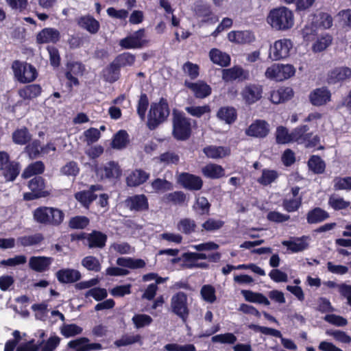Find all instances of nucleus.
<instances>
[{"label":"nucleus","mask_w":351,"mask_h":351,"mask_svg":"<svg viewBox=\"0 0 351 351\" xmlns=\"http://www.w3.org/2000/svg\"><path fill=\"white\" fill-rule=\"evenodd\" d=\"M33 219L37 223L45 226L59 227L65 215L62 210L53 206H40L33 210Z\"/></svg>","instance_id":"obj_1"},{"label":"nucleus","mask_w":351,"mask_h":351,"mask_svg":"<svg viewBox=\"0 0 351 351\" xmlns=\"http://www.w3.org/2000/svg\"><path fill=\"white\" fill-rule=\"evenodd\" d=\"M169 114L170 108L167 99L161 97L158 102L152 103L147 115V128L150 130H156L167 120Z\"/></svg>","instance_id":"obj_2"},{"label":"nucleus","mask_w":351,"mask_h":351,"mask_svg":"<svg viewBox=\"0 0 351 351\" xmlns=\"http://www.w3.org/2000/svg\"><path fill=\"white\" fill-rule=\"evenodd\" d=\"M267 23L276 30H287L294 24L293 13L286 7H280L270 10Z\"/></svg>","instance_id":"obj_3"},{"label":"nucleus","mask_w":351,"mask_h":351,"mask_svg":"<svg viewBox=\"0 0 351 351\" xmlns=\"http://www.w3.org/2000/svg\"><path fill=\"white\" fill-rule=\"evenodd\" d=\"M191 133L190 119L186 117L182 112L174 110L172 117L173 137L177 141H185L191 137Z\"/></svg>","instance_id":"obj_4"},{"label":"nucleus","mask_w":351,"mask_h":351,"mask_svg":"<svg viewBox=\"0 0 351 351\" xmlns=\"http://www.w3.org/2000/svg\"><path fill=\"white\" fill-rule=\"evenodd\" d=\"M20 172V163L11 160L8 152L0 151V177H3L5 182H14Z\"/></svg>","instance_id":"obj_5"},{"label":"nucleus","mask_w":351,"mask_h":351,"mask_svg":"<svg viewBox=\"0 0 351 351\" xmlns=\"http://www.w3.org/2000/svg\"><path fill=\"white\" fill-rule=\"evenodd\" d=\"M12 69L15 78L21 83L26 84L34 81L38 73L36 68L31 64L22 62L16 60L12 64Z\"/></svg>","instance_id":"obj_6"},{"label":"nucleus","mask_w":351,"mask_h":351,"mask_svg":"<svg viewBox=\"0 0 351 351\" xmlns=\"http://www.w3.org/2000/svg\"><path fill=\"white\" fill-rule=\"evenodd\" d=\"M293 136V142L298 144L304 145L306 148L316 147L320 142V138L318 135H313V132L307 125H301L292 130Z\"/></svg>","instance_id":"obj_7"},{"label":"nucleus","mask_w":351,"mask_h":351,"mask_svg":"<svg viewBox=\"0 0 351 351\" xmlns=\"http://www.w3.org/2000/svg\"><path fill=\"white\" fill-rule=\"evenodd\" d=\"M27 186L31 191L23 193V199L25 201L47 197L51 194L50 191L46 189L45 180L41 176H35L31 179Z\"/></svg>","instance_id":"obj_8"},{"label":"nucleus","mask_w":351,"mask_h":351,"mask_svg":"<svg viewBox=\"0 0 351 351\" xmlns=\"http://www.w3.org/2000/svg\"><path fill=\"white\" fill-rule=\"evenodd\" d=\"M149 40L145 38V29L141 28L132 34L119 41V46L124 49H141L148 45Z\"/></svg>","instance_id":"obj_9"},{"label":"nucleus","mask_w":351,"mask_h":351,"mask_svg":"<svg viewBox=\"0 0 351 351\" xmlns=\"http://www.w3.org/2000/svg\"><path fill=\"white\" fill-rule=\"evenodd\" d=\"M85 65L80 62L70 61L66 63L65 77L67 80L66 86L72 88L73 86L80 85L78 76H82L85 72Z\"/></svg>","instance_id":"obj_10"},{"label":"nucleus","mask_w":351,"mask_h":351,"mask_svg":"<svg viewBox=\"0 0 351 351\" xmlns=\"http://www.w3.org/2000/svg\"><path fill=\"white\" fill-rule=\"evenodd\" d=\"M171 306L173 313L185 322L189 316V310L187 306V295L180 291L171 298Z\"/></svg>","instance_id":"obj_11"},{"label":"nucleus","mask_w":351,"mask_h":351,"mask_svg":"<svg viewBox=\"0 0 351 351\" xmlns=\"http://www.w3.org/2000/svg\"><path fill=\"white\" fill-rule=\"evenodd\" d=\"M292 43L290 40L280 39L276 40L270 47L269 57L272 60H279L289 56Z\"/></svg>","instance_id":"obj_12"},{"label":"nucleus","mask_w":351,"mask_h":351,"mask_svg":"<svg viewBox=\"0 0 351 351\" xmlns=\"http://www.w3.org/2000/svg\"><path fill=\"white\" fill-rule=\"evenodd\" d=\"M125 205L131 211L141 213L149 210L148 198L145 194L128 196L125 200Z\"/></svg>","instance_id":"obj_13"},{"label":"nucleus","mask_w":351,"mask_h":351,"mask_svg":"<svg viewBox=\"0 0 351 351\" xmlns=\"http://www.w3.org/2000/svg\"><path fill=\"white\" fill-rule=\"evenodd\" d=\"M101 189V185L93 184L90 186L88 190L80 191L75 193L74 197L83 207L89 208L91 204L97 198V195L95 194V192Z\"/></svg>","instance_id":"obj_14"},{"label":"nucleus","mask_w":351,"mask_h":351,"mask_svg":"<svg viewBox=\"0 0 351 351\" xmlns=\"http://www.w3.org/2000/svg\"><path fill=\"white\" fill-rule=\"evenodd\" d=\"M178 181L183 188L189 191H199L203 186V180L199 176L187 172L181 173Z\"/></svg>","instance_id":"obj_15"},{"label":"nucleus","mask_w":351,"mask_h":351,"mask_svg":"<svg viewBox=\"0 0 351 351\" xmlns=\"http://www.w3.org/2000/svg\"><path fill=\"white\" fill-rule=\"evenodd\" d=\"M263 95V86L250 83L242 90L241 95L247 104H252L260 100Z\"/></svg>","instance_id":"obj_16"},{"label":"nucleus","mask_w":351,"mask_h":351,"mask_svg":"<svg viewBox=\"0 0 351 351\" xmlns=\"http://www.w3.org/2000/svg\"><path fill=\"white\" fill-rule=\"evenodd\" d=\"M222 79L225 82H230L238 80L245 81L250 79V73L247 70L243 69L240 66H234L230 69L222 70Z\"/></svg>","instance_id":"obj_17"},{"label":"nucleus","mask_w":351,"mask_h":351,"mask_svg":"<svg viewBox=\"0 0 351 351\" xmlns=\"http://www.w3.org/2000/svg\"><path fill=\"white\" fill-rule=\"evenodd\" d=\"M308 97L313 106H322L331 100V93L326 87L317 88L310 93Z\"/></svg>","instance_id":"obj_18"},{"label":"nucleus","mask_w":351,"mask_h":351,"mask_svg":"<svg viewBox=\"0 0 351 351\" xmlns=\"http://www.w3.org/2000/svg\"><path fill=\"white\" fill-rule=\"evenodd\" d=\"M269 132V125L265 120L257 119L254 121L246 130V134L249 136L263 138Z\"/></svg>","instance_id":"obj_19"},{"label":"nucleus","mask_w":351,"mask_h":351,"mask_svg":"<svg viewBox=\"0 0 351 351\" xmlns=\"http://www.w3.org/2000/svg\"><path fill=\"white\" fill-rule=\"evenodd\" d=\"M184 86L189 88L194 96L198 99H204L208 97L212 93V88L206 82L199 80L197 82H184Z\"/></svg>","instance_id":"obj_20"},{"label":"nucleus","mask_w":351,"mask_h":351,"mask_svg":"<svg viewBox=\"0 0 351 351\" xmlns=\"http://www.w3.org/2000/svg\"><path fill=\"white\" fill-rule=\"evenodd\" d=\"M60 39V32L52 27H45L40 31L36 35V43L38 44L57 43Z\"/></svg>","instance_id":"obj_21"},{"label":"nucleus","mask_w":351,"mask_h":351,"mask_svg":"<svg viewBox=\"0 0 351 351\" xmlns=\"http://www.w3.org/2000/svg\"><path fill=\"white\" fill-rule=\"evenodd\" d=\"M149 177V173L142 169H136L126 177V184L130 187H136L146 182Z\"/></svg>","instance_id":"obj_22"},{"label":"nucleus","mask_w":351,"mask_h":351,"mask_svg":"<svg viewBox=\"0 0 351 351\" xmlns=\"http://www.w3.org/2000/svg\"><path fill=\"white\" fill-rule=\"evenodd\" d=\"M351 77V69L346 66L336 67L330 71L327 77L329 84L341 83Z\"/></svg>","instance_id":"obj_23"},{"label":"nucleus","mask_w":351,"mask_h":351,"mask_svg":"<svg viewBox=\"0 0 351 351\" xmlns=\"http://www.w3.org/2000/svg\"><path fill=\"white\" fill-rule=\"evenodd\" d=\"M228 38L231 43L244 45L253 43L255 36L250 30L231 31L228 34Z\"/></svg>","instance_id":"obj_24"},{"label":"nucleus","mask_w":351,"mask_h":351,"mask_svg":"<svg viewBox=\"0 0 351 351\" xmlns=\"http://www.w3.org/2000/svg\"><path fill=\"white\" fill-rule=\"evenodd\" d=\"M98 173H101L102 178L106 179H118L122 175V169L118 162L110 161L104 167L98 169Z\"/></svg>","instance_id":"obj_25"},{"label":"nucleus","mask_w":351,"mask_h":351,"mask_svg":"<svg viewBox=\"0 0 351 351\" xmlns=\"http://www.w3.org/2000/svg\"><path fill=\"white\" fill-rule=\"evenodd\" d=\"M58 280L62 284L74 283L80 280L81 273L76 269L66 268L59 269L56 273Z\"/></svg>","instance_id":"obj_26"},{"label":"nucleus","mask_w":351,"mask_h":351,"mask_svg":"<svg viewBox=\"0 0 351 351\" xmlns=\"http://www.w3.org/2000/svg\"><path fill=\"white\" fill-rule=\"evenodd\" d=\"M195 13L197 17L203 18V22L216 23L218 17L212 13L210 5L203 2H199L195 5Z\"/></svg>","instance_id":"obj_27"},{"label":"nucleus","mask_w":351,"mask_h":351,"mask_svg":"<svg viewBox=\"0 0 351 351\" xmlns=\"http://www.w3.org/2000/svg\"><path fill=\"white\" fill-rule=\"evenodd\" d=\"M77 25L92 34L97 33L100 24L97 20L90 15L82 16L76 20Z\"/></svg>","instance_id":"obj_28"},{"label":"nucleus","mask_w":351,"mask_h":351,"mask_svg":"<svg viewBox=\"0 0 351 351\" xmlns=\"http://www.w3.org/2000/svg\"><path fill=\"white\" fill-rule=\"evenodd\" d=\"M52 261L51 257L32 256L29 258V265L34 271L42 273L49 269Z\"/></svg>","instance_id":"obj_29"},{"label":"nucleus","mask_w":351,"mask_h":351,"mask_svg":"<svg viewBox=\"0 0 351 351\" xmlns=\"http://www.w3.org/2000/svg\"><path fill=\"white\" fill-rule=\"evenodd\" d=\"M293 97V89L290 87H280L270 93V101L278 104L290 100Z\"/></svg>","instance_id":"obj_30"},{"label":"nucleus","mask_w":351,"mask_h":351,"mask_svg":"<svg viewBox=\"0 0 351 351\" xmlns=\"http://www.w3.org/2000/svg\"><path fill=\"white\" fill-rule=\"evenodd\" d=\"M88 246L90 249L103 248L106 246L107 235L101 231L93 230L86 237Z\"/></svg>","instance_id":"obj_31"},{"label":"nucleus","mask_w":351,"mask_h":351,"mask_svg":"<svg viewBox=\"0 0 351 351\" xmlns=\"http://www.w3.org/2000/svg\"><path fill=\"white\" fill-rule=\"evenodd\" d=\"M209 58L213 63L221 67H227L231 62L230 55L217 48H213L210 50Z\"/></svg>","instance_id":"obj_32"},{"label":"nucleus","mask_w":351,"mask_h":351,"mask_svg":"<svg viewBox=\"0 0 351 351\" xmlns=\"http://www.w3.org/2000/svg\"><path fill=\"white\" fill-rule=\"evenodd\" d=\"M32 138L29 129L26 126L18 128L12 134V142L18 145H25L29 143Z\"/></svg>","instance_id":"obj_33"},{"label":"nucleus","mask_w":351,"mask_h":351,"mask_svg":"<svg viewBox=\"0 0 351 351\" xmlns=\"http://www.w3.org/2000/svg\"><path fill=\"white\" fill-rule=\"evenodd\" d=\"M329 217V213L320 207H315L306 214V221L309 224L321 223Z\"/></svg>","instance_id":"obj_34"},{"label":"nucleus","mask_w":351,"mask_h":351,"mask_svg":"<svg viewBox=\"0 0 351 351\" xmlns=\"http://www.w3.org/2000/svg\"><path fill=\"white\" fill-rule=\"evenodd\" d=\"M203 152L210 158H222L230 154V149L223 146L208 145L203 149Z\"/></svg>","instance_id":"obj_35"},{"label":"nucleus","mask_w":351,"mask_h":351,"mask_svg":"<svg viewBox=\"0 0 351 351\" xmlns=\"http://www.w3.org/2000/svg\"><path fill=\"white\" fill-rule=\"evenodd\" d=\"M104 80L109 83L117 82L121 76V69L112 61L102 71Z\"/></svg>","instance_id":"obj_36"},{"label":"nucleus","mask_w":351,"mask_h":351,"mask_svg":"<svg viewBox=\"0 0 351 351\" xmlns=\"http://www.w3.org/2000/svg\"><path fill=\"white\" fill-rule=\"evenodd\" d=\"M203 175L210 179H219L224 176L225 170L222 166L215 164L209 163L202 168Z\"/></svg>","instance_id":"obj_37"},{"label":"nucleus","mask_w":351,"mask_h":351,"mask_svg":"<svg viewBox=\"0 0 351 351\" xmlns=\"http://www.w3.org/2000/svg\"><path fill=\"white\" fill-rule=\"evenodd\" d=\"M217 118L228 124L233 123L237 118V112L234 108L230 106L221 107L217 112Z\"/></svg>","instance_id":"obj_38"},{"label":"nucleus","mask_w":351,"mask_h":351,"mask_svg":"<svg viewBox=\"0 0 351 351\" xmlns=\"http://www.w3.org/2000/svg\"><path fill=\"white\" fill-rule=\"evenodd\" d=\"M42 92V88L39 84H29L19 90V96L23 99L31 100L38 97Z\"/></svg>","instance_id":"obj_39"},{"label":"nucleus","mask_w":351,"mask_h":351,"mask_svg":"<svg viewBox=\"0 0 351 351\" xmlns=\"http://www.w3.org/2000/svg\"><path fill=\"white\" fill-rule=\"evenodd\" d=\"M197 227L195 221L189 217L181 219L177 223L178 230L186 235L195 232Z\"/></svg>","instance_id":"obj_40"},{"label":"nucleus","mask_w":351,"mask_h":351,"mask_svg":"<svg viewBox=\"0 0 351 351\" xmlns=\"http://www.w3.org/2000/svg\"><path fill=\"white\" fill-rule=\"evenodd\" d=\"M45 169L43 162L38 160L29 164L23 171L22 178L24 179L29 178L33 176H38L42 174Z\"/></svg>","instance_id":"obj_41"},{"label":"nucleus","mask_w":351,"mask_h":351,"mask_svg":"<svg viewBox=\"0 0 351 351\" xmlns=\"http://www.w3.org/2000/svg\"><path fill=\"white\" fill-rule=\"evenodd\" d=\"M309 170L315 174H322L325 171L326 162L318 155H312L309 158L308 162Z\"/></svg>","instance_id":"obj_42"},{"label":"nucleus","mask_w":351,"mask_h":351,"mask_svg":"<svg viewBox=\"0 0 351 351\" xmlns=\"http://www.w3.org/2000/svg\"><path fill=\"white\" fill-rule=\"evenodd\" d=\"M275 137L276 143L278 145H285L293 142L292 132H289V130L282 125L276 128Z\"/></svg>","instance_id":"obj_43"},{"label":"nucleus","mask_w":351,"mask_h":351,"mask_svg":"<svg viewBox=\"0 0 351 351\" xmlns=\"http://www.w3.org/2000/svg\"><path fill=\"white\" fill-rule=\"evenodd\" d=\"M304 238L305 237L303 236L300 238H296V241H284L282 243L291 252L296 253L302 252L308 247V244L304 241Z\"/></svg>","instance_id":"obj_44"},{"label":"nucleus","mask_w":351,"mask_h":351,"mask_svg":"<svg viewBox=\"0 0 351 351\" xmlns=\"http://www.w3.org/2000/svg\"><path fill=\"white\" fill-rule=\"evenodd\" d=\"M141 339L142 337L139 334L131 335L126 333L123 335L120 339L114 341V345L117 348L128 346L136 343H141Z\"/></svg>","instance_id":"obj_45"},{"label":"nucleus","mask_w":351,"mask_h":351,"mask_svg":"<svg viewBox=\"0 0 351 351\" xmlns=\"http://www.w3.org/2000/svg\"><path fill=\"white\" fill-rule=\"evenodd\" d=\"M113 61L121 69L132 66L136 61V56L130 52H123L117 56Z\"/></svg>","instance_id":"obj_46"},{"label":"nucleus","mask_w":351,"mask_h":351,"mask_svg":"<svg viewBox=\"0 0 351 351\" xmlns=\"http://www.w3.org/2000/svg\"><path fill=\"white\" fill-rule=\"evenodd\" d=\"M129 143V135L124 130L118 131L114 136L112 147L115 149H123Z\"/></svg>","instance_id":"obj_47"},{"label":"nucleus","mask_w":351,"mask_h":351,"mask_svg":"<svg viewBox=\"0 0 351 351\" xmlns=\"http://www.w3.org/2000/svg\"><path fill=\"white\" fill-rule=\"evenodd\" d=\"M149 98L146 93H141L136 104V113L141 121H144L149 107Z\"/></svg>","instance_id":"obj_48"},{"label":"nucleus","mask_w":351,"mask_h":351,"mask_svg":"<svg viewBox=\"0 0 351 351\" xmlns=\"http://www.w3.org/2000/svg\"><path fill=\"white\" fill-rule=\"evenodd\" d=\"M43 240L44 237L41 233H36L32 235L23 236L18 238V242L23 247L38 245Z\"/></svg>","instance_id":"obj_49"},{"label":"nucleus","mask_w":351,"mask_h":351,"mask_svg":"<svg viewBox=\"0 0 351 351\" xmlns=\"http://www.w3.org/2000/svg\"><path fill=\"white\" fill-rule=\"evenodd\" d=\"M82 265L88 271L99 272L101 265L97 258L94 256H87L82 258Z\"/></svg>","instance_id":"obj_50"},{"label":"nucleus","mask_w":351,"mask_h":351,"mask_svg":"<svg viewBox=\"0 0 351 351\" xmlns=\"http://www.w3.org/2000/svg\"><path fill=\"white\" fill-rule=\"evenodd\" d=\"M278 178V173L276 170L264 169L262 171L261 176L257 180L258 182L263 186H267L274 182Z\"/></svg>","instance_id":"obj_51"},{"label":"nucleus","mask_w":351,"mask_h":351,"mask_svg":"<svg viewBox=\"0 0 351 351\" xmlns=\"http://www.w3.org/2000/svg\"><path fill=\"white\" fill-rule=\"evenodd\" d=\"M25 150L30 158L34 159L38 158L42 154L40 140L34 139L32 141H31L29 143L25 145Z\"/></svg>","instance_id":"obj_52"},{"label":"nucleus","mask_w":351,"mask_h":351,"mask_svg":"<svg viewBox=\"0 0 351 351\" xmlns=\"http://www.w3.org/2000/svg\"><path fill=\"white\" fill-rule=\"evenodd\" d=\"M210 204L206 197H199L196 199L193 206V210L198 212L201 215H208L210 208Z\"/></svg>","instance_id":"obj_53"},{"label":"nucleus","mask_w":351,"mask_h":351,"mask_svg":"<svg viewBox=\"0 0 351 351\" xmlns=\"http://www.w3.org/2000/svg\"><path fill=\"white\" fill-rule=\"evenodd\" d=\"M82 331L83 328L75 324H64L60 328V332L65 338L80 335Z\"/></svg>","instance_id":"obj_54"},{"label":"nucleus","mask_w":351,"mask_h":351,"mask_svg":"<svg viewBox=\"0 0 351 351\" xmlns=\"http://www.w3.org/2000/svg\"><path fill=\"white\" fill-rule=\"evenodd\" d=\"M90 223L88 217L82 215H77L71 217L69 221V226L71 229H84Z\"/></svg>","instance_id":"obj_55"},{"label":"nucleus","mask_w":351,"mask_h":351,"mask_svg":"<svg viewBox=\"0 0 351 351\" xmlns=\"http://www.w3.org/2000/svg\"><path fill=\"white\" fill-rule=\"evenodd\" d=\"M185 110L192 117L200 118L205 114H209L211 108L209 105L205 104L202 106H187Z\"/></svg>","instance_id":"obj_56"},{"label":"nucleus","mask_w":351,"mask_h":351,"mask_svg":"<svg viewBox=\"0 0 351 351\" xmlns=\"http://www.w3.org/2000/svg\"><path fill=\"white\" fill-rule=\"evenodd\" d=\"M151 185L156 192H165L170 191L173 188V184L171 182L161 178H156L153 180Z\"/></svg>","instance_id":"obj_57"},{"label":"nucleus","mask_w":351,"mask_h":351,"mask_svg":"<svg viewBox=\"0 0 351 351\" xmlns=\"http://www.w3.org/2000/svg\"><path fill=\"white\" fill-rule=\"evenodd\" d=\"M182 69L192 80L197 79L199 75V65L190 61H187L183 64Z\"/></svg>","instance_id":"obj_58"},{"label":"nucleus","mask_w":351,"mask_h":351,"mask_svg":"<svg viewBox=\"0 0 351 351\" xmlns=\"http://www.w3.org/2000/svg\"><path fill=\"white\" fill-rule=\"evenodd\" d=\"M132 320L136 328L149 326L153 322L151 316L146 314H136L133 316Z\"/></svg>","instance_id":"obj_59"},{"label":"nucleus","mask_w":351,"mask_h":351,"mask_svg":"<svg viewBox=\"0 0 351 351\" xmlns=\"http://www.w3.org/2000/svg\"><path fill=\"white\" fill-rule=\"evenodd\" d=\"M200 293L206 302L213 303L216 300L215 289L210 285L202 286Z\"/></svg>","instance_id":"obj_60"},{"label":"nucleus","mask_w":351,"mask_h":351,"mask_svg":"<svg viewBox=\"0 0 351 351\" xmlns=\"http://www.w3.org/2000/svg\"><path fill=\"white\" fill-rule=\"evenodd\" d=\"M160 162L166 165H178L180 161V156L172 152H166L161 154L159 156Z\"/></svg>","instance_id":"obj_61"},{"label":"nucleus","mask_w":351,"mask_h":351,"mask_svg":"<svg viewBox=\"0 0 351 351\" xmlns=\"http://www.w3.org/2000/svg\"><path fill=\"white\" fill-rule=\"evenodd\" d=\"M301 205L302 197H298L290 199H285L282 202V206L284 209L289 213L297 211Z\"/></svg>","instance_id":"obj_62"},{"label":"nucleus","mask_w":351,"mask_h":351,"mask_svg":"<svg viewBox=\"0 0 351 351\" xmlns=\"http://www.w3.org/2000/svg\"><path fill=\"white\" fill-rule=\"evenodd\" d=\"M224 225V221L222 220H217L213 218H209L205 221L202 224V227L203 230L211 232L219 230Z\"/></svg>","instance_id":"obj_63"},{"label":"nucleus","mask_w":351,"mask_h":351,"mask_svg":"<svg viewBox=\"0 0 351 351\" xmlns=\"http://www.w3.org/2000/svg\"><path fill=\"white\" fill-rule=\"evenodd\" d=\"M89 341L90 340L87 337H80L70 341L68 343V347L75 351H86V345Z\"/></svg>","instance_id":"obj_64"}]
</instances>
